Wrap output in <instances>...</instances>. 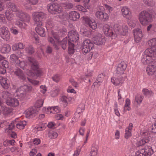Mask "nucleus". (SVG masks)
I'll return each mask as SVG.
<instances>
[{"label": "nucleus", "instance_id": "f257e3e1", "mask_svg": "<svg viewBox=\"0 0 156 156\" xmlns=\"http://www.w3.org/2000/svg\"><path fill=\"white\" fill-rule=\"evenodd\" d=\"M128 28L125 25H123L122 26L116 25L113 28L108 24H105L103 26V30L105 34L113 39L115 38L118 34L125 35L127 32Z\"/></svg>", "mask_w": 156, "mask_h": 156}, {"label": "nucleus", "instance_id": "f03ea898", "mask_svg": "<svg viewBox=\"0 0 156 156\" xmlns=\"http://www.w3.org/2000/svg\"><path fill=\"white\" fill-rule=\"evenodd\" d=\"M154 14V11L152 10H150L148 11L144 10L142 11L140 13L139 16V20L140 22L142 25H144L151 22Z\"/></svg>", "mask_w": 156, "mask_h": 156}, {"label": "nucleus", "instance_id": "7ed1b4c3", "mask_svg": "<svg viewBox=\"0 0 156 156\" xmlns=\"http://www.w3.org/2000/svg\"><path fill=\"white\" fill-rule=\"evenodd\" d=\"M32 16L34 24L36 26L42 25V21L46 17V14L41 11L34 12L32 13Z\"/></svg>", "mask_w": 156, "mask_h": 156}, {"label": "nucleus", "instance_id": "20e7f679", "mask_svg": "<svg viewBox=\"0 0 156 156\" xmlns=\"http://www.w3.org/2000/svg\"><path fill=\"white\" fill-rule=\"evenodd\" d=\"M28 60L31 65L32 69L34 71V73L37 76H41L42 72L39 68L38 64L37 61L34 58L31 57H28Z\"/></svg>", "mask_w": 156, "mask_h": 156}, {"label": "nucleus", "instance_id": "39448f33", "mask_svg": "<svg viewBox=\"0 0 156 156\" xmlns=\"http://www.w3.org/2000/svg\"><path fill=\"white\" fill-rule=\"evenodd\" d=\"M47 8L48 12L53 14H57L62 11V7L57 3H51L48 5Z\"/></svg>", "mask_w": 156, "mask_h": 156}, {"label": "nucleus", "instance_id": "423d86ee", "mask_svg": "<svg viewBox=\"0 0 156 156\" xmlns=\"http://www.w3.org/2000/svg\"><path fill=\"white\" fill-rule=\"evenodd\" d=\"M94 47V44L89 39L84 40L83 44L82 51L84 53H86L90 51Z\"/></svg>", "mask_w": 156, "mask_h": 156}, {"label": "nucleus", "instance_id": "0eeeda50", "mask_svg": "<svg viewBox=\"0 0 156 156\" xmlns=\"http://www.w3.org/2000/svg\"><path fill=\"white\" fill-rule=\"evenodd\" d=\"M16 16L23 22L28 23L30 21V18L29 15L21 11H19L16 13Z\"/></svg>", "mask_w": 156, "mask_h": 156}, {"label": "nucleus", "instance_id": "6e6552de", "mask_svg": "<svg viewBox=\"0 0 156 156\" xmlns=\"http://www.w3.org/2000/svg\"><path fill=\"white\" fill-rule=\"evenodd\" d=\"M127 65L124 62H121L117 66L116 73L118 76H121L124 74V71L126 69Z\"/></svg>", "mask_w": 156, "mask_h": 156}, {"label": "nucleus", "instance_id": "1a4fd4ad", "mask_svg": "<svg viewBox=\"0 0 156 156\" xmlns=\"http://www.w3.org/2000/svg\"><path fill=\"white\" fill-rule=\"evenodd\" d=\"M146 71L149 75L151 76L156 71V61L154 59L151 61L147 67Z\"/></svg>", "mask_w": 156, "mask_h": 156}, {"label": "nucleus", "instance_id": "9d476101", "mask_svg": "<svg viewBox=\"0 0 156 156\" xmlns=\"http://www.w3.org/2000/svg\"><path fill=\"white\" fill-rule=\"evenodd\" d=\"M133 33L135 41L137 43L140 42L143 36L141 30L139 28H136L133 30Z\"/></svg>", "mask_w": 156, "mask_h": 156}, {"label": "nucleus", "instance_id": "9b49d317", "mask_svg": "<svg viewBox=\"0 0 156 156\" xmlns=\"http://www.w3.org/2000/svg\"><path fill=\"white\" fill-rule=\"evenodd\" d=\"M94 43L98 45H102L105 43V39L102 35L98 33L93 38Z\"/></svg>", "mask_w": 156, "mask_h": 156}, {"label": "nucleus", "instance_id": "f8f14e48", "mask_svg": "<svg viewBox=\"0 0 156 156\" xmlns=\"http://www.w3.org/2000/svg\"><path fill=\"white\" fill-rule=\"evenodd\" d=\"M146 50L144 51V54L143 55L141 62L144 65L148 64L151 61L154 60L152 58V55L150 53H146Z\"/></svg>", "mask_w": 156, "mask_h": 156}, {"label": "nucleus", "instance_id": "ddd939ff", "mask_svg": "<svg viewBox=\"0 0 156 156\" xmlns=\"http://www.w3.org/2000/svg\"><path fill=\"white\" fill-rule=\"evenodd\" d=\"M0 35L4 40H8L10 37V33L8 28L4 26L0 29Z\"/></svg>", "mask_w": 156, "mask_h": 156}, {"label": "nucleus", "instance_id": "4468645a", "mask_svg": "<svg viewBox=\"0 0 156 156\" xmlns=\"http://www.w3.org/2000/svg\"><path fill=\"white\" fill-rule=\"evenodd\" d=\"M32 87L30 85H24L21 86L19 88L16 90V92L17 93L19 92L18 94V95L20 94H23L24 93L29 92L32 91Z\"/></svg>", "mask_w": 156, "mask_h": 156}, {"label": "nucleus", "instance_id": "2eb2a0df", "mask_svg": "<svg viewBox=\"0 0 156 156\" xmlns=\"http://www.w3.org/2000/svg\"><path fill=\"white\" fill-rule=\"evenodd\" d=\"M68 36L69 40V41L73 42H76L79 39V35L76 31L72 30L68 34Z\"/></svg>", "mask_w": 156, "mask_h": 156}, {"label": "nucleus", "instance_id": "dca6fc26", "mask_svg": "<svg viewBox=\"0 0 156 156\" xmlns=\"http://www.w3.org/2000/svg\"><path fill=\"white\" fill-rule=\"evenodd\" d=\"M83 20L88 26L93 30L96 29L97 27V25L96 22L94 20H90L87 16L83 17Z\"/></svg>", "mask_w": 156, "mask_h": 156}, {"label": "nucleus", "instance_id": "f3484780", "mask_svg": "<svg viewBox=\"0 0 156 156\" xmlns=\"http://www.w3.org/2000/svg\"><path fill=\"white\" fill-rule=\"evenodd\" d=\"M95 16L98 19L102 21H106L108 19V14L103 11H98L95 13Z\"/></svg>", "mask_w": 156, "mask_h": 156}, {"label": "nucleus", "instance_id": "a211bd4d", "mask_svg": "<svg viewBox=\"0 0 156 156\" xmlns=\"http://www.w3.org/2000/svg\"><path fill=\"white\" fill-rule=\"evenodd\" d=\"M142 136L143 137V139L139 141L138 143L139 146L144 145L150 141V138L148 133H143L142 134Z\"/></svg>", "mask_w": 156, "mask_h": 156}, {"label": "nucleus", "instance_id": "6ab92c4d", "mask_svg": "<svg viewBox=\"0 0 156 156\" xmlns=\"http://www.w3.org/2000/svg\"><path fill=\"white\" fill-rule=\"evenodd\" d=\"M6 104L9 106L16 107L19 104L18 100L16 98L12 97L6 101Z\"/></svg>", "mask_w": 156, "mask_h": 156}, {"label": "nucleus", "instance_id": "aec40b11", "mask_svg": "<svg viewBox=\"0 0 156 156\" xmlns=\"http://www.w3.org/2000/svg\"><path fill=\"white\" fill-rule=\"evenodd\" d=\"M141 152L144 153L146 156H151L153 153L154 151L151 146L147 145L141 149Z\"/></svg>", "mask_w": 156, "mask_h": 156}, {"label": "nucleus", "instance_id": "412c9836", "mask_svg": "<svg viewBox=\"0 0 156 156\" xmlns=\"http://www.w3.org/2000/svg\"><path fill=\"white\" fill-rule=\"evenodd\" d=\"M2 66H0V73L4 74L6 72V69L9 67V63L6 60L2 61L1 62Z\"/></svg>", "mask_w": 156, "mask_h": 156}, {"label": "nucleus", "instance_id": "4be33fe9", "mask_svg": "<svg viewBox=\"0 0 156 156\" xmlns=\"http://www.w3.org/2000/svg\"><path fill=\"white\" fill-rule=\"evenodd\" d=\"M117 78H111L112 83L115 85H120L123 82V77L122 76H118Z\"/></svg>", "mask_w": 156, "mask_h": 156}, {"label": "nucleus", "instance_id": "5701e85b", "mask_svg": "<svg viewBox=\"0 0 156 156\" xmlns=\"http://www.w3.org/2000/svg\"><path fill=\"white\" fill-rule=\"evenodd\" d=\"M37 110L36 108H31L27 109L26 115L27 117H33L34 116L38 113Z\"/></svg>", "mask_w": 156, "mask_h": 156}, {"label": "nucleus", "instance_id": "b1692460", "mask_svg": "<svg viewBox=\"0 0 156 156\" xmlns=\"http://www.w3.org/2000/svg\"><path fill=\"white\" fill-rule=\"evenodd\" d=\"M35 30L37 33L40 36L42 37H44L46 35L45 30L44 27L42 25L37 26Z\"/></svg>", "mask_w": 156, "mask_h": 156}, {"label": "nucleus", "instance_id": "393cba45", "mask_svg": "<svg viewBox=\"0 0 156 156\" xmlns=\"http://www.w3.org/2000/svg\"><path fill=\"white\" fill-rule=\"evenodd\" d=\"M69 19L73 21H76L80 17L79 13L75 11L70 12L69 14Z\"/></svg>", "mask_w": 156, "mask_h": 156}, {"label": "nucleus", "instance_id": "a878e982", "mask_svg": "<svg viewBox=\"0 0 156 156\" xmlns=\"http://www.w3.org/2000/svg\"><path fill=\"white\" fill-rule=\"evenodd\" d=\"M122 14L124 17H126L127 19H129L131 13L128 8L126 6L123 7L121 9Z\"/></svg>", "mask_w": 156, "mask_h": 156}, {"label": "nucleus", "instance_id": "bb28decb", "mask_svg": "<svg viewBox=\"0 0 156 156\" xmlns=\"http://www.w3.org/2000/svg\"><path fill=\"white\" fill-rule=\"evenodd\" d=\"M0 44L2 46L1 49V51L2 53H8L10 51L11 48L9 44H3L1 42H0Z\"/></svg>", "mask_w": 156, "mask_h": 156}, {"label": "nucleus", "instance_id": "cd10ccee", "mask_svg": "<svg viewBox=\"0 0 156 156\" xmlns=\"http://www.w3.org/2000/svg\"><path fill=\"white\" fill-rule=\"evenodd\" d=\"M15 75L18 76L19 78L23 80H25L26 77L23 74V71L19 69H16L14 72Z\"/></svg>", "mask_w": 156, "mask_h": 156}, {"label": "nucleus", "instance_id": "c85d7f7f", "mask_svg": "<svg viewBox=\"0 0 156 156\" xmlns=\"http://www.w3.org/2000/svg\"><path fill=\"white\" fill-rule=\"evenodd\" d=\"M7 6L8 9L13 12H17L20 11L18 10L17 6L14 3H11L10 2L7 5Z\"/></svg>", "mask_w": 156, "mask_h": 156}, {"label": "nucleus", "instance_id": "c756f323", "mask_svg": "<svg viewBox=\"0 0 156 156\" xmlns=\"http://www.w3.org/2000/svg\"><path fill=\"white\" fill-rule=\"evenodd\" d=\"M104 76V74L103 73L99 75L96 81L94 83L93 85L95 86L98 84L99 86L100 84V83L102 82Z\"/></svg>", "mask_w": 156, "mask_h": 156}, {"label": "nucleus", "instance_id": "7c9ffc66", "mask_svg": "<svg viewBox=\"0 0 156 156\" xmlns=\"http://www.w3.org/2000/svg\"><path fill=\"white\" fill-rule=\"evenodd\" d=\"M68 41V39L67 37L64 38L62 41H59V42L58 43L61 46L62 49L64 50H65L67 47V43Z\"/></svg>", "mask_w": 156, "mask_h": 156}, {"label": "nucleus", "instance_id": "2f4dec72", "mask_svg": "<svg viewBox=\"0 0 156 156\" xmlns=\"http://www.w3.org/2000/svg\"><path fill=\"white\" fill-rule=\"evenodd\" d=\"M71 41H68V52L69 54H73L75 51L74 49V44L72 42H70Z\"/></svg>", "mask_w": 156, "mask_h": 156}, {"label": "nucleus", "instance_id": "473e14b6", "mask_svg": "<svg viewBox=\"0 0 156 156\" xmlns=\"http://www.w3.org/2000/svg\"><path fill=\"white\" fill-rule=\"evenodd\" d=\"M149 46H151V47L146 49V50L145 53H149L152 55L154 53L156 54V45Z\"/></svg>", "mask_w": 156, "mask_h": 156}, {"label": "nucleus", "instance_id": "72a5a7b5", "mask_svg": "<svg viewBox=\"0 0 156 156\" xmlns=\"http://www.w3.org/2000/svg\"><path fill=\"white\" fill-rule=\"evenodd\" d=\"M0 83L1 85L5 89H7L9 87V85L7 82L6 79L5 78H2V80L0 81Z\"/></svg>", "mask_w": 156, "mask_h": 156}, {"label": "nucleus", "instance_id": "f704fd0d", "mask_svg": "<svg viewBox=\"0 0 156 156\" xmlns=\"http://www.w3.org/2000/svg\"><path fill=\"white\" fill-rule=\"evenodd\" d=\"M3 114L5 115L10 114L12 112L11 108L6 107H3L2 108Z\"/></svg>", "mask_w": 156, "mask_h": 156}, {"label": "nucleus", "instance_id": "c9c22d12", "mask_svg": "<svg viewBox=\"0 0 156 156\" xmlns=\"http://www.w3.org/2000/svg\"><path fill=\"white\" fill-rule=\"evenodd\" d=\"M26 125V122L25 121H22L16 124L17 128L20 129H23Z\"/></svg>", "mask_w": 156, "mask_h": 156}, {"label": "nucleus", "instance_id": "e433bc0d", "mask_svg": "<svg viewBox=\"0 0 156 156\" xmlns=\"http://www.w3.org/2000/svg\"><path fill=\"white\" fill-rule=\"evenodd\" d=\"M2 96L6 101L7 99H9L12 97V94L7 91H5L2 92Z\"/></svg>", "mask_w": 156, "mask_h": 156}, {"label": "nucleus", "instance_id": "4c0bfd02", "mask_svg": "<svg viewBox=\"0 0 156 156\" xmlns=\"http://www.w3.org/2000/svg\"><path fill=\"white\" fill-rule=\"evenodd\" d=\"M71 99V98H68L66 96H63L61 99L62 102L64 103V107H66L67 105L68 101H69Z\"/></svg>", "mask_w": 156, "mask_h": 156}, {"label": "nucleus", "instance_id": "58836bf2", "mask_svg": "<svg viewBox=\"0 0 156 156\" xmlns=\"http://www.w3.org/2000/svg\"><path fill=\"white\" fill-rule=\"evenodd\" d=\"M5 15L8 20H11L14 16L12 12L8 10L6 11Z\"/></svg>", "mask_w": 156, "mask_h": 156}, {"label": "nucleus", "instance_id": "ea45409f", "mask_svg": "<svg viewBox=\"0 0 156 156\" xmlns=\"http://www.w3.org/2000/svg\"><path fill=\"white\" fill-rule=\"evenodd\" d=\"M61 33L58 32H54L53 31L51 32V34L52 37L54 38L56 40L57 42H59L60 40V34Z\"/></svg>", "mask_w": 156, "mask_h": 156}, {"label": "nucleus", "instance_id": "a19ab883", "mask_svg": "<svg viewBox=\"0 0 156 156\" xmlns=\"http://www.w3.org/2000/svg\"><path fill=\"white\" fill-rule=\"evenodd\" d=\"M143 99V96L140 94H137L135 97V101L137 104H140L142 102Z\"/></svg>", "mask_w": 156, "mask_h": 156}, {"label": "nucleus", "instance_id": "79ce46f5", "mask_svg": "<svg viewBox=\"0 0 156 156\" xmlns=\"http://www.w3.org/2000/svg\"><path fill=\"white\" fill-rule=\"evenodd\" d=\"M48 41L52 44L54 48L56 50L58 49V46L55 43V41L51 37H48Z\"/></svg>", "mask_w": 156, "mask_h": 156}, {"label": "nucleus", "instance_id": "37998d69", "mask_svg": "<svg viewBox=\"0 0 156 156\" xmlns=\"http://www.w3.org/2000/svg\"><path fill=\"white\" fill-rule=\"evenodd\" d=\"M44 101V100L42 99L37 100L35 104V107L37 108L41 107L43 105Z\"/></svg>", "mask_w": 156, "mask_h": 156}, {"label": "nucleus", "instance_id": "c03bdc74", "mask_svg": "<svg viewBox=\"0 0 156 156\" xmlns=\"http://www.w3.org/2000/svg\"><path fill=\"white\" fill-rule=\"evenodd\" d=\"M80 32L82 35L84 36L88 37L91 34L90 31L87 29H81Z\"/></svg>", "mask_w": 156, "mask_h": 156}, {"label": "nucleus", "instance_id": "a18cd8bd", "mask_svg": "<svg viewBox=\"0 0 156 156\" xmlns=\"http://www.w3.org/2000/svg\"><path fill=\"white\" fill-rule=\"evenodd\" d=\"M25 50L26 52L29 55H31L34 52V48L31 46L27 47L25 49Z\"/></svg>", "mask_w": 156, "mask_h": 156}, {"label": "nucleus", "instance_id": "49530a36", "mask_svg": "<svg viewBox=\"0 0 156 156\" xmlns=\"http://www.w3.org/2000/svg\"><path fill=\"white\" fill-rule=\"evenodd\" d=\"M98 149L97 147H93L91 148L90 156H98L97 151Z\"/></svg>", "mask_w": 156, "mask_h": 156}, {"label": "nucleus", "instance_id": "de8ad7c7", "mask_svg": "<svg viewBox=\"0 0 156 156\" xmlns=\"http://www.w3.org/2000/svg\"><path fill=\"white\" fill-rule=\"evenodd\" d=\"M10 59L11 61L12 62H18L19 60L18 59V57L15 54H12L10 55Z\"/></svg>", "mask_w": 156, "mask_h": 156}, {"label": "nucleus", "instance_id": "09e8293b", "mask_svg": "<svg viewBox=\"0 0 156 156\" xmlns=\"http://www.w3.org/2000/svg\"><path fill=\"white\" fill-rule=\"evenodd\" d=\"M131 129L126 128L125 134V137L126 138L128 139L131 136Z\"/></svg>", "mask_w": 156, "mask_h": 156}, {"label": "nucleus", "instance_id": "8fccbe9b", "mask_svg": "<svg viewBox=\"0 0 156 156\" xmlns=\"http://www.w3.org/2000/svg\"><path fill=\"white\" fill-rule=\"evenodd\" d=\"M61 78V76L58 74H55L52 77L53 80L56 83L59 82Z\"/></svg>", "mask_w": 156, "mask_h": 156}, {"label": "nucleus", "instance_id": "3c124183", "mask_svg": "<svg viewBox=\"0 0 156 156\" xmlns=\"http://www.w3.org/2000/svg\"><path fill=\"white\" fill-rule=\"evenodd\" d=\"M16 64L23 69H24L25 66H26V64L24 61H20V60L18 62H16Z\"/></svg>", "mask_w": 156, "mask_h": 156}, {"label": "nucleus", "instance_id": "603ef678", "mask_svg": "<svg viewBox=\"0 0 156 156\" xmlns=\"http://www.w3.org/2000/svg\"><path fill=\"white\" fill-rule=\"evenodd\" d=\"M130 105V100L128 98H127L126 100V104L124 106V110H126L129 111L130 108L129 107V105Z\"/></svg>", "mask_w": 156, "mask_h": 156}, {"label": "nucleus", "instance_id": "864d4df0", "mask_svg": "<svg viewBox=\"0 0 156 156\" xmlns=\"http://www.w3.org/2000/svg\"><path fill=\"white\" fill-rule=\"evenodd\" d=\"M73 7V5L71 3H66L64 6V7L65 9L69 10L71 9Z\"/></svg>", "mask_w": 156, "mask_h": 156}, {"label": "nucleus", "instance_id": "5fc2aeb1", "mask_svg": "<svg viewBox=\"0 0 156 156\" xmlns=\"http://www.w3.org/2000/svg\"><path fill=\"white\" fill-rule=\"evenodd\" d=\"M143 92L144 94L148 96H150L153 94V92L151 91H150L147 89H144L143 90Z\"/></svg>", "mask_w": 156, "mask_h": 156}, {"label": "nucleus", "instance_id": "6e6d98bb", "mask_svg": "<svg viewBox=\"0 0 156 156\" xmlns=\"http://www.w3.org/2000/svg\"><path fill=\"white\" fill-rule=\"evenodd\" d=\"M148 43L149 45H156V38L151 39L148 41Z\"/></svg>", "mask_w": 156, "mask_h": 156}, {"label": "nucleus", "instance_id": "4d7b16f0", "mask_svg": "<svg viewBox=\"0 0 156 156\" xmlns=\"http://www.w3.org/2000/svg\"><path fill=\"white\" fill-rule=\"evenodd\" d=\"M0 22L4 24L6 23V20L4 14H0Z\"/></svg>", "mask_w": 156, "mask_h": 156}, {"label": "nucleus", "instance_id": "13d9d810", "mask_svg": "<svg viewBox=\"0 0 156 156\" xmlns=\"http://www.w3.org/2000/svg\"><path fill=\"white\" fill-rule=\"evenodd\" d=\"M58 135L56 132L50 133L48 134V136L50 138H55L57 137Z\"/></svg>", "mask_w": 156, "mask_h": 156}, {"label": "nucleus", "instance_id": "bf43d9fd", "mask_svg": "<svg viewBox=\"0 0 156 156\" xmlns=\"http://www.w3.org/2000/svg\"><path fill=\"white\" fill-rule=\"evenodd\" d=\"M16 24L19 27L21 28H24L25 26H26V24L25 23H23L19 21H17Z\"/></svg>", "mask_w": 156, "mask_h": 156}, {"label": "nucleus", "instance_id": "052dcab7", "mask_svg": "<svg viewBox=\"0 0 156 156\" xmlns=\"http://www.w3.org/2000/svg\"><path fill=\"white\" fill-rule=\"evenodd\" d=\"M70 83L74 87L76 88L78 86V83L74 80V79H70L69 80Z\"/></svg>", "mask_w": 156, "mask_h": 156}, {"label": "nucleus", "instance_id": "680f3d73", "mask_svg": "<svg viewBox=\"0 0 156 156\" xmlns=\"http://www.w3.org/2000/svg\"><path fill=\"white\" fill-rule=\"evenodd\" d=\"M114 109L115 114L118 116H119L120 114L118 110L117 105L116 103H115V104Z\"/></svg>", "mask_w": 156, "mask_h": 156}, {"label": "nucleus", "instance_id": "e2e57ef3", "mask_svg": "<svg viewBox=\"0 0 156 156\" xmlns=\"http://www.w3.org/2000/svg\"><path fill=\"white\" fill-rule=\"evenodd\" d=\"M26 1L32 5H35L38 2V0H26Z\"/></svg>", "mask_w": 156, "mask_h": 156}, {"label": "nucleus", "instance_id": "0e129e2a", "mask_svg": "<svg viewBox=\"0 0 156 156\" xmlns=\"http://www.w3.org/2000/svg\"><path fill=\"white\" fill-rule=\"evenodd\" d=\"M55 119L57 120H62L63 119V116L61 114H57L55 115Z\"/></svg>", "mask_w": 156, "mask_h": 156}, {"label": "nucleus", "instance_id": "69168bd1", "mask_svg": "<svg viewBox=\"0 0 156 156\" xmlns=\"http://www.w3.org/2000/svg\"><path fill=\"white\" fill-rule=\"evenodd\" d=\"M40 140L39 139L35 138L32 141L33 143L35 145H37L40 143Z\"/></svg>", "mask_w": 156, "mask_h": 156}, {"label": "nucleus", "instance_id": "338daca9", "mask_svg": "<svg viewBox=\"0 0 156 156\" xmlns=\"http://www.w3.org/2000/svg\"><path fill=\"white\" fill-rule=\"evenodd\" d=\"M55 123L53 122H50L47 124L48 127L52 129H54L55 128Z\"/></svg>", "mask_w": 156, "mask_h": 156}, {"label": "nucleus", "instance_id": "774afa93", "mask_svg": "<svg viewBox=\"0 0 156 156\" xmlns=\"http://www.w3.org/2000/svg\"><path fill=\"white\" fill-rule=\"evenodd\" d=\"M59 92V90L58 89H57L55 90L53 93L51 94V95L52 97H55L57 95L58 92Z\"/></svg>", "mask_w": 156, "mask_h": 156}]
</instances>
